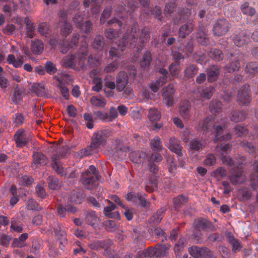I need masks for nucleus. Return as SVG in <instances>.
Returning <instances> with one entry per match:
<instances>
[{
	"mask_svg": "<svg viewBox=\"0 0 258 258\" xmlns=\"http://www.w3.org/2000/svg\"><path fill=\"white\" fill-rule=\"evenodd\" d=\"M231 147L230 144H222L220 146L217 145L216 149L219 152V157L223 164L232 167L230 170L231 175L229 179L233 184L236 185L242 183L244 181L245 178L242 174V169L239 167L242 163H235L232 158L227 156L231 151Z\"/></svg>",
	"mask_w": 258,
	"mask_h": 258,
	"instance_id": "1",
	"label": "nucleus"
},
{
	"mask_svg": "<svg viewBox=\"0 0 258 258\" xmlns=\"http://www.w3.org/2000/svg\"><path fill=\"white\" fill-rule=\"evenodd\" d=\"M139 32L138 24L134 23L132 25L130 31H126L119 42L118 46L120 48V51L115 47H111L109 51V58L111 59H116L120 56L121 52L125 48L127 47L130 48H134L137 43Z\"/></svg>",
	"mask_w": 258,
	"mask_h": 258,
	"instance_id": "2",
	"label": "nucleus"
},
{
	"mask_svg": "<svg viewBox=\"0 0 258 258\" xmlns=\"http://www.w3.org/2000/svg\"><path fill=\"white\" fill-rule=\"evenodd\" d=\"M225 121L221 119L220 121L212 116H208L202 121L201 128L204 131L214 132L215 133V142L227 141L231 139V135L228 133L223 135L224 129L225 128Z\"/></svg>",
	"mask_w": 258,
	"mask_h": 258,
	"instance_id": "3",
	"label": "nucleus"
},
{
	"mask_svg": "<svg viewBox=\"0 0 258 258\" xmlns=\"http://www.w3.org/2000/svg\"><path fill=\"white\" fill-rule=\"evenodd\" d=\"M99 177L98 170L94 165H92L85 172L82 173L81 181L86 188L92 189L96 185Z\"/></svg>",
	"mask_w": 258,
	"mask_h": 258,
	"instance_id": "4",
	"label": "nucleus"
},
{
	"mask_svg": "<svg viewBox=\"0 0 258 258\" xmlns=\"http://www.w3.org/2000/svg\"><path fill=\"white\" fill-rule=\"evenodd\" d=\"M226 57L229 60V63L225 67V70L228 73H232L235 71H238L241 65L244 64V55L236 50L234 52L228 53Z\"/></svg>",
	"mask_w": 258,
	"mask_h": 258,
	"instance_id": "5",
	"label": "nucleus"
},
{
	"mask_svg": "<svg viewBox=\"0 0 258 258\" xmlns=\"http://www.w3.org/2000/svg\"><path fill=\"white\" fill-rule=\"evenodd\" d=\"M128 77L124 71H120L116 77V90L118 92H123L122 95L127 97L130 95L133 89L128 85Z\"/></svg>",
	"mask_w": 258,
	"mask_h": 258,
	"instance_id": "6",
	"label": "nucleus"
},
{
	"mask_svg": "<svg viewBox=\"0 0 258 258\" xmlns=\"http://www.w3.org/2000/svg\"><path fill=\"white\" fill-rule=\"evenodd\" d=\"M129 150L128 146L125 145L121 140L116 139L112 142L109 152L116 160H122L125 157Z\"/></svg>",
	"mask_w": 258,
	"mask_h": 258,
	"instance_id": "7",
	"label": "nucleus"
},
{
	"mask_svg": "<svg viewBox=\"0 0 258 258\" xmlns=\"http://www.w3.org/2000/svg\"><path fill=\"white\" fill-rule=\"evenodd\" d=\"M167 250L165 245L158 244L154 248L151 247L138 253L139 258H157L165 255Z\"/></svg>",
	"mask_w": 258,
	"mask_h": 258,
	"instance_id": "8",
	"label": "nucleus"
},
{
	"mask_svg": "<svg viewBox=\"0 0 258 258\" xmlns=\"http://www.w3.org/2000/svg\"><path fill=\"white\" fill-rule=\"evenodd\" d=\"M16 146L19 148L27 147L32 140L30 134L23 128L18 129L14 136Z\"/></svg>",
	"mask_w": 258,
	"mask_h": 258,
	"instance_id": "9",
	"label": "nucleus"
},
{
	"mask_svg": "<svg viewBox=\"0 0 258 258\" xmlns=\"http://www.w3.org/2000/svg\"><path fill=\"white\" fill-rule=\"evenodd\" d=\"M110 136V132L108 129L97 131L93 134L91 143L98 149L101 146L105 145L107 139Z\"/></svg>",
	"mask_w": 258,
	"mask_h": 258,
	"instance_id": "10",
	"label": "nucleus"
},
{
	"mask_svg": "<svg viewBox=\"0 0 258 258\" xmlns=\"http://www.w3.org/2000/svg\"><path fill=\"white\" fill-rule=\"evenodd\" d=\"M230 24L226 19H218L213 25L212 32L215 36H224L229 31Z\"/></svg>",
	"mask_w": 258,
	"mask_h": 258,
	"instance_id": "11",
	"label": "nucleus"
},
{
	"mask_svg": "<svg viewBox=\"0 0 258 258\" xmlns=\"http://www.w3.org/2000/svg\"><path fill=\"white\" fill-rule=\"evenodd\" d=\"M80 39V36L79 33H74L70 41H63L60 43V52L66 54L70 50L76 49L79 46Z\"/></svg>",
	"mask_w": 258,
	"mask_h": 258,
	"instance_id": "12",
	"label": "nucleus"
},
{
	"mask_svg": "<svg viewBox=\"0 0 258 258\" xmlns=\"http://www.w3.org/2000/svg\"><path fill=\"white\" fill-rule=\"evenodd\" d=\"M59 155H54L52 157V163L51 166L52 169L59 175L61 176H64L68 178H74L77 177L75 172H72L67 176V173L62 167L61 163L59 161Z\"/></svg>",
	"mask_w": 258,
	"mask_h": 258,
	"instance_id": "13",
	"label": "nucleus"
},
{
	"mask_svg": "<svg viewBox=\"0 0 258 258\" xmlns=\"http://www.w3.org/2000/svg\"><path fill=\"white\" fill-rule=\"evenodd\" d=\"M189 252L194 258H214L212 251L205 247L193 246L189 248Z\"/></svg>",
	"mask_w": 258,
	"mask_h": 258,
	"instance_id": "14",
	"label": "nucleus"
},
{
	"mask_svg": "<svg viewBox=\"0 0 258 258\" xmlns=\"http://www.w3.org/2000/svg\"><path fill=\"white\" fill-rule=\"evenodd\" d=\"M250 87L245 84L241 87L237 95V100L241 105H247L250 102Z\"/></svg>",
	"mask_w": 258,
	"mask_h": 258,
	"instance_id": "15",
	"label": "nucleus"
},
{
	"mask_svg": "<svg viewBox=\"0 0 258 258\" xmlns=\"http://www.w3.org/2000/svg\"><path fill=\"white\" fill-rule=\"evenodd\" d=\"M138 8V4L134 1L128 2L127 5L121 3V5L114 6L115 11L117 15L119 13H126L131 14Z\"/></svg>",
	"mask_w": 258,
	"mask_h": 258,
	"instance_id": "16",
	"label": "nucleus"
},
{
	"mask_svg": "<svg viewBox=\"0 0 258 258\" xmlns=\"http://www.w3.org/2000/svg\"><path fill=\"white\" fill-rule=\"evenodd\" d=\"M85 223L93 228H96L99 224L100 218L97 213L93 210H89L84 213Z\"/></svg>",
	"mask_w": 258,
	"mask_h": 258,
	"instance_id": "17",
	"label": "nucleus"
},
{
	"mask_svg": "<svg viewBox=\"0 0 258 258\" xmlns=\"http://www.w3.org/2000/svg\"><path fill=\"white\" fill-rule=\"evenodd\" d=\"M166 146L170 151L175 153L178 156L181 157L183 156V153L184 152L183 147L180 144V141L175 137H171Z\"/></svg>",
	"mask_w": 258,
	"mask_h": 258,
	"instance_id": "18",
	"label": "nucleus"
},
{
	"mask_svg": "<svg viewBox=\"0 0 258 258\" xmlns=\"http://www.w3.org/2000/svg\"><path fill=\"white\" fill-rule=\"evenodd\" d=\"M175 92V85L173 84H169L163 93L164 102L169 106L174 104L173 95Z\"/></svg>",
	"mask_w": 258,
	"mask_h": 258,
	"instance_id": "19",
	"label": "nucleus"
},
{
	"mask_svg": "<svg viewBox=\"0 0 258 258\" xmlns=\"http://www.w3.org/2000/svg\"><path fill=\"white\" fill-rule=\"evenodd\" d=\"M195 227L196 230L198 231L203 230L205 231L213 232L215 230V228L213 223L203 218H201L195 221Z\"/></svg>",
	"mask_w": 258,
	"mask_h": 258,
	"instance_id": "20",
	"label": "nucleus"
},
{
	"mask_svg": "<svg viewBox=\"0 0 258 258\" xmlns=\"http://www.w3.org/2000/svg\"><path fill=\"white\" fill-rule=\"evenodd\" d=\"M81 41V42L80 44L79 53H82V54L85 56L87 55L88 52L87 49L88 44L87 40V36L85 35L83 36ZM85 59L84 58V57L80 59L79 64L82 70L86 69L87 66L85 64Z\"/></svg>",
	"mask_w": 258,
	"mask_h": 258,
	"instance_id": "21",
	"label": "nucleus"
},
{
	"mask_svg": "<svg viewBox=\"0 0 258 258\" xmlns=\"http://www.w3.org/2000/svg\"><path fill=\"white\" fill-rule=\"evenodd\" d=\"M179 111L183 119H189L191 116L190 102L188 100L182 101L179 107Z\"/></svg>",
	"mask_w": 258,
	"mask_h": 258,
	"instance_id": "22",
	"label": "nucleus"
},
{
	"mask_svg": "<svg viewBox=\"0 0 258 258\" xmlns=\"http://www.w3.org/2000/svg\"><path fill=\"white\" fill-rule=\"evenodd\" d=\"M108 205L105 207L103 210L104 215L109 218H119V213L118 211L113 212L116 208V206L110 201L107 200Z\"/></svg>",
	"mask_w": 258,
	"mask_h": 258,
	"instance_id": "23",
	"label": "nucleus"
},
{
	"mask_svg": "<svg viewBox=\"0 0 258 258\" xmlns=\"http://www.w3.org/2000/svg\"><path fill=\"white\" fill-rule=\"evenodd\" d=\"M232 40L235 45L241 47L249 41V35L244 31H241L238 35H233Z\"/></svg>",
	"mask_w": 258,
	"mask_h": 258,
	"instance_id": "24",
	"label": "nucleus"
},
{
	"mask_svg": "<svg viewBox=\"0 0 258 258\" xmlns=\"http://www.w3.org/2000/svg\"><path fill=\"white\" fill-rule=\"evenodd\" d=\"M86 197V195L83 189L81 188H76L74 189L70 196V200L71 202L80 204Z\"/></svg>",
	"mask_w": 258,
	"mask_h": 258,
	"instance_id": "25",
	"label": "nucleus"
},
{
	"mask_svg": "<svg viewBox=\"0 0 258 258\" xmlns=\"http://www.w3.org/2000/svg\"><path fill=\"white\" fill-rule=\"evenodd\" d=\"M208 82L212 83L216 81L220 75V69L217 66H211L206 70Z\"/></svg>",
	"mask_w": 258,
	"mask_h": 258,
	"instance_id": "26",
	"label": "nucleus"
},
{
	"mask_svg": "<svg viewBox=\"0 0 258 258\" xmlns=\"http://www.w3.org/2000/svg\"><path fill=\"white\" fill-rule=\"evenodd\" d=\"M191 10L188 8H183L180 13L176 17L172 18V22L174 25H178L179 23L184 21L191 15Z\"/></svg>",
	"mask_w": 258,
	"mask_h": 258,
	"instance_id": "27",
	"label": "nucleus"
},
{
	"mask_svg": "<svg viewBox=\"0 0 258 258\" xmlns=\"http://www.w3.org/2000/svg\"><path fill=\"white\" fill-rule=\"evenodd\" d=\"M197 39L198 43L201 45H207L209 43V40L206 35V28L202 24L199 27Z\"/></svg>",
	"mask_w": 258,
	"mask_h": 258,
	"instance_id": "28",
	"label": "nucleus"
},
{
	"mask_svg": "<svg viewBox=\"0 0 258 258\" xmlns=\"http://www.w3.org/2000/svg\"><path fill=\"white\" fill-rule=\"evenodd\" d=\"M194 26L195 24L192 21H189L186 24L183 25L179 30V37L185 38L194 30Z\"/></svg>",
	"mask_w": 258,
	"mask_h": 258,
	"instance_id": "29",
	"label": "nucleus"
},
{
	"mask_svg": "<svg viewBox=\"0 0 258 258\" xmlns=\"http://www.w3.org/2000/svg\"><path fill=\"white\" fill-rule=\"evenodd\" d=\"M215 89L212 85L203 86L202 87L198 88V92L200 94L201 96L206 99H210Z\"/></svg>",
	"mask_w": 258,
	"mask_h": 258,
	"instance_id": "30",
	"label": "nucleus"
},
{
	"mask_svg": "<svg viewBox=\"0 0 258 258\" xmlns=\"http://www.w3.org/2000/svg\"><path fill=\"white\" fill-rule=\"evenodd\" d=\"M247 113L243 110H234L233 111L229 117L232 121L239 122L245 119Z\"/></svg>",
	"mask_w": 258,
	"mask_h": 258,
	"instance_id": "31",
	"label": "nucleus"
},
{
	"mask_svg": "<svg viewBox=\"0 0 258 258\" xmlns=\"http://www.w3.org/2000/svg\"><path fill=\"white\" fill-rule=\"evenodd\" d=\"M150 38V29L148 27H144L141 31L139 37V44L141 47H144L145 43L148 42Z\"/></svg>",
	"mask_w": 258,
	"mask_h": 258,
	"instance_id": "32",
	"label": "nucleus"
},
{
	"mask_svg": "<svg viewBox=\"0 0 258 258\" xmlns=\"http://www.w3.org/2000/svg\"><path fill=\"white\" fill-rule=\"evenodd\" d=\"M203 147L202 140L197 138H194L189 141V150L192 153L202 151Z\"/></svg>",
	"mask_w": 258,
	"mask_h": 258,
	"instance_id": "33",
	"label": "nucleus"
},
{
	"mask_svg": "<svg viewBox=\"0 0 258 258\" xmlns=\"http://www.w3.org/2000/svg\"><path fill=\"white\" fill-rule=\"evenodd\" d=\"M152 60V58L151 52L149 50H146L140 62L141 68L144 70L149 69Z\"/></svg>",
	"mask_w": 258,
	"mask_h": 258,
	"instance_id": "34",
	"label": "nucleus"
},
{
	"mask_svg": "<svg viewBox=\"0 0 258 258\" xmlns=\"http://www.w3.org/2000/svg\"><path fill=\"white\" fill-rule=\"evenodd\" d=\"M33 164L34 165L44 166L48 162L47 158L40 152L34 153L33 155Z\"/></svg>",
	"mask_w": 258,
	"mask_h": 258,
	"instance_id": "35",
	"label": "nucleus"
},
{
	"mask_svg": "<svg viewBox=\"0 0 258 258\" xmlns=\"http://www.w3.org/2000/svg\"><path fill=\"white\" fill-rule=\"evenodd\" d=\"M158 181L156 176L153 175L149 177L148 181L145 183V189L147 192H152L157 187Z\"/></svg>",
	"mask_w": 258,
	"mask_h": 258,
	"instance_id": "36",
	"label": "nucleus"
},
{
	"mask_svg": "<svg viewBox=\"0 0 258 258\" xmlns=\"http://www.w3.org/2000/svg\"><path fill=\"white\" fill-rule=\"evenodd\" d=\"M165 211L166 209L163 207L158 209L156 213L150 218V223L155 224H159L164 216Z\"/></svg>",
	"mask_w": 258,
	"mask_h": 258,
	"instance_id": "37",
	"label": "nucleus"
},
{
	"mask_svg": "<svg viewBox=\"0 0 258 258\" xmlns=\"http://www.w3.org/2000/svg\"><path fill=\"white\" fill-rule=\"evenodd\" d=\"M24 23L26 25V35L29 38H33L35 36V28L34 24L28 18L24 19Z\"/></svg>",
	"mask_w": 258,
	"mask_h": 258,
	"instance_id": "38",
	"label": "nucleus"
},
{
	"mask_svg": "<svg viewBox=\"0 0 258 258\" xmlns=\"http://www.w3.org/2000/svg\"><path fill=\"white\" fill-rule=\"evenodd\" d=\"M7 61L10 64H12L14 67L19 68L23 64V56L20 55L16 58L14 55L10 54L8 55Z\"/></svg>",
	"mask_w": 258,
	"mask_h": 258,
	"instance_id": "39",
	"label": "nucleus"
},
{
	"mask_svg": "<svg viewBox=\"0 0 258 258\" xmlns=\"http://www.w3.org/2000/svg\"><path fill=\"white\" fill-rule=\"evenodd\" d=\"M97 149L91 143L90 145L80 150L77 153L78 155L80 158H83L93 154Z\"/></svg>",
	"mask_w": 258,
	"mask_h": 258,
	"instance_id": "40",
	"label": "nucleus"
},
{
	"mask_svg": "<svg viewBox=\"0 0 258 258\" xmlns=\"http://www.w3.org/2000/svg\"><path fill=\"white\" fill-rule=\"evenodd\" d=\"M77 63L76 55L71 54L65 56L63 59V66L68 69H75Z\"/></svg>",
	"mask_w": 258,
	"mask_h": 258,
	"instance_id": "41",
	"label": "nucleus"
},
{
	"mask_svg": "<svg viewBox=\"0 0 258 258\" xmlns=\"http://www.w3.org/2000/svg\"><path fill=\"white\" fill-rule=\"evenodd\" d=\"M28 238V234L24 233L21 234L18 238L14 239L12 243L13 247H23L25 246L24 242Z\"/></svg>",
	"mask_w": 258,
	"mask_h": 258,
	"instance_id": "42",
	"label": "nucleus"
},
{
	"mask_svg": "<svg viewBox=\"0 0 258 258\" xmlns=\"http://www.w3.org/2000/svg\"><path fill=\"white\" fill-rule=\"evenodd\" d=\"M198 70L199 68L196 65L190 64L185 68L184 71V76L187 79H191L198 73Z\"/></svg>",
	"mask_w": 258,
	"mask_h": 258,
	"instance_id": "43",
	"label": "nucleus"
},
{
	"mask_svg": "<svg viewBox=\"0 0 258 258\" xmlns=\"http://www.w3.org/2000/svg\"><path fill=\"white\" fill-rule=\"evenodd\" d=\"M88 246L91 249L96 250H99L101 249H106L108 247L106 241L99 240L88 243Z\"/></svg>",
	"mask_w": 258,
	"mask_h": 258,
	"instance_id": "44",
	"label": "nucleus"
},
{
	"mask_svg": "<svg viewBox=\"0 0 258 258\" xmlns=\"http://www.w3.org/2000/svg\"><path fill=\"white\" fill-rule=\"evenodd\" d=\"M105 45V40L101 35H97L94 38L92 46L94 49L102 50Z\"/></svg>",
	"mask_w": 258,
	"mask_h": 258,
	"instance_id": "45",
	"label": "nucleus"
},
{
	"mask_svg": "<svg viewBox=\"0 0 258 258\" xmlns=\"http://www.w3.org/2000/svg\"><path fill=\"white\" fill-rule=\"evenodd\" d=\"M44 44L39 40H35L32 42L31 50L35 54H40L43 51Z\"/></svg>",
	"mask_w": 258,
	"mask_h": 258,
	"instance_id": "46",
	"label": "nucleus"
},
{
	"mask_svg": "<svg viewBox=\"0 0 258 258\" xmlns=\"http://www.w3.org/2000/svg\"><path fill=\"white\" fill-rule=\"evenodd\" d=\"M105 37L109 40L114 41L116 40L120 34V30H117L113 28H107L105 30Z\"/></svg>",
	"mask_w": 258,
	"mask_h": 258,
	"instance_id": "47",
	"label": "nucleus"
},
{
	"mask_svg": "<svg viewBox=\"0 0 258 258\" xmlns=\"http://www.w3.org/2000/svg\"><path fill=\"white\" fill-rule=\"evenodd\" d=\"M208 55L212 59L217 61L222 60L224 57L222 51L215 48H211L209 52Z\"/></svg>",
	"mask_w": 258,
	"mask_h": 258,
	"instance_id": "48",
	"label": "nucleus"
},
{
	"mask_svg": "<svg viewBox=\"0 0 258 258\" xmlns=\"http://www.w3.org/2000/svg\"><path fill=\"white\" fill-rule=\"evenodd\" d=\"M90 103L94 106L103 107L106 104V101L101 96H93L91 98Z\"/></svg>",
	"mask_w": 258,
	"mask_h": 258,
	"instance_id": "49",
	"label": "nucleus"
},
{
	"mask_svg": "<svg viewBox=\"0 0 258 258\" xmlns=\"http://www.w3.org/2000/svg\"><path fill=\"white\" fill-rule=\"evenodd\" d=\"M42 241L40 239H35L32 241L30 252L34 254H38L42 249Z\"/></svg>",
	"mask_w": 258,
	"mask_h": 258,
	"instance_id": "50",
	"label": "nucleus"
},
{
	"mask_svg": "<svg viewBox=\"0 0 258 258\" xmlns=\"http://www.w3.org/2000/svg\"><path fill=\"white\" fill-rule=\"evenodd\" d=\"M150 145L152 150L154 151L159 152L163 149L162 142L158 136H156L151 140Z\"/></svg>",
	"mask_w": 258,
	"mask_h": 258,
	"instance_id": "51",
	"label": "nucleus"
},
{
	"mask_svg": "<svg viewBox=\"0 0 258 258\" xmlns=\"http://www.w3.org/2000/svg\"><path fill=\"white\" fill-rule=\"evenodd\" d=\"M73 28L71 24L67 21H63L60 26V33L62 36L67 37L72 31Z\"/></svg>",
	"mask_w": 258,
	"mask_h": 258,
	"instance_id": "52",
	"label": "nucleus"
},
{
	"mask_svg": "<svg viewBox=\"0 0 258 258\" xmlns=\"http://www.w3.org/2000/svg\"><path fill=\"white\" fill-rule=\"evenodd\" d=\"M227 237L228 242L232 245L233 251L236 252L237 250L239 251L241 249V244L238 240L234 238L233 235L229 233Z\"/></svg>",
	"mask_w": 258,
	"mask_h": 258,
	"instance_id": "53",
	"label": "nucleus"
},
{
	"mask_svg": "<svg viewBox=\"0 0 258 258\" xmlns=\"http://www.w3.org/2000/svg\"><path fill=\"white\" fill-rule=\"evenodd\" d=\"M112 12L111 6H107L105 7L102 12L100 19V23L101 25L106 23V20L110 17Z\"/></svg>",
	"mask_w": 258,
	"mask_h": 258,
	"instance_id": "54",
	"label": "nucleus"
},
{
	"mask_svg": "<svg viewBox=\"0 0 258 258\" xmlns=\"http://www.w3.org/2000/svg\"><path fill=\"white\" fill-rule=\"evenodd\" d=\"M188 201L186 196L180 195L173 199V204L176 209L179 208L182 205Z\"/></svg>",
	"mask_w": 258,
	"mask_h": 258,
	"instance_id": "55",
	"label": "nucleus"
},
{
	"mask_svg": "<svg viewBox=\"0 0 258 258\" xmlns=\"http://www.w3.org/2000/svg\"><path fill=\"white\" fill-rule=\"evenodd\" d=\"M47 182L49 187L53 190L58 189L60 186V183L56 177L50 176L47 178Z\"/></svg>",
	"mask_w": 258,
	"mask_h": 258,
	"instance_id": "56",
	"label": "nucleus"
},
{
	"mask_svg": "<svg viewBox=\"0 0 258 258\" xmlns=\"http://www.w3.org/2000/svg\"><path fill=\"white\" fill-rule=\"evenodd\" d=\"M160 112L155 108H151L149 110L148 117L151 121H157L161 118Z\"/></svg>",
	"mask_w": 258,
	"mask_h": 258,
	"instance_id": "57",
	"label": "nucleus"
},
{
	"mask_svg": "<svg viewBox=\"0 0 258 258\" xmlns=\"http://www.w3.org/2000/svg\"><path fill=\"white\" fill-rule=\"evenodd\" d=\"M44 69L45 72L50 75L54 74L57 70L56 65L51 61H47L45 62Z\"/></svg>",
	"mask_w": 258,
	"mask_h": 258,
	"instance_id": "58",
	"label": "nucleus"
},
{
	"mask_svg": "<svg viewBox=\"0 0 258 258\" xmlns=\"http://www.w3.org/2000/svg\"><path fill=\"white\" fill-rule=\"evenodd\" d=\"M222 103L218 100H213L210 105L211 111L213 113H219L222 109Z\"/></svg>",
	"mask_w": 258,
	"mask_h": 258,
	"instance_id": "59",
	"label": "nucleus"
},
{
	"mask_svg": "<svg viewBox=\"0 0 258 258\" xmlns=\"http://www.w3.org/2000/svg\"><path fill=\"white\" fill-rule=\"evenodd\" d=\"M105 229L109 232H114L117 229L118 225L114 220H109L104 223Z\"/></svg>",
	"mask_w": 258,
	"mask_h": 258,
	"instance_id": "60",
	"label": "nucleus"
},
{
	"mask_svg": "<svg viewBox=\"0 0 258 258\" xmlns=\"http://www.w3.org/2000/svg\"><path fill=\"white\" fill-rule=\"evenodd\" d=\"M245 72L251 74H258V64L255 62L248 63L245 68Z\"/></svg>",
	"mask_w": 258,
	"mask_h": 258,
	"instance_id": "61",
	"label": "nucleus"
},
{
	"mask_svg": "<svg viewBox=\"0 0 258 258\" xmlns=\"http://www.w3.org/2000/svg\"><path fill=\"white\" fill-rule=\"evenodd\" d=\"M74 246H75L73 249V252L74 254H83L86 253V250L81 245L80 241L78 240L75 241Z\"/></svg>",
	"mask_w": 258,
	"mask_h": 258,
	"instance_id": "62",
	"label": "nucleus"
},
{
	"mask_svg": "<svg viewBox=\"0 0 258 258\" xmlns=\"http://www.w3.org/2000/svg\"><path fill=\"white\" fill-rule=\"evenodd\" d=\"M146 195L142 192L138 193V201H139L140 205L145 208H148L150 206V202L146 199Z\"/></svg>",
	"mask_w": 258,
	"mask_h": 258,
	"instance_id": "63",
	"label": "nucleus"
},
{
	"mask_svg": "<svg viewBox=\"0 0 258 258\" xmlns=\"http://www.w3.org/2000/svg\"><path fill=\"white\" fill-rule=\"evenodd\" d=\"M13 117L14 123L18 126L22 125L26 121V118L22 113H16Z\"/></svg>",
	"mask_w": 258,
	"mask_h": 258,
	"instance_id": "64",
	"label": "nucleus"
}]
</instances>
